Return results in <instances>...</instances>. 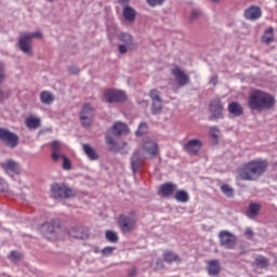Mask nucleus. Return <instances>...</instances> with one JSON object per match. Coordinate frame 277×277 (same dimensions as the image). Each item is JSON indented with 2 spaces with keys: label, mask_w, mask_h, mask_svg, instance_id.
<instances>
[{
  "label": "nucleus",
  "mask_w": 277,
  "mask_h": 277,
  "mask_svg": "<svg viewBox=\"0 0 277 277\" xmlns=\"http://www.w3.org/2000/svg\"><path fill=\"white\" fill-rule=\"evenodd\" d=\"M82 148L84 150V154L91 161H98V153H96V149L88 144L82 145Z\"/></svg>",
  "instance_id": "28"
},
{
  "label": "nucleus",
  "mask_w": 277,
  "mask_h": 277,
  "mask_svg": "<svg viewBox=\"0 0 277 277\" xmlns=\"http://www.w3.org/2000/svg\"><path fill=\"white\" fill-rule=\"evenodd\" d=\"M172 75L175 77L180 88H183L189 83V76L179 67L172 69Z\"/></svg>",
  "instance_id": "17"
},
{
  "label": "nucleus",
  "mask_w": 277,
  "mask_h": 277,
  "mask_svg": "<svg viewBox=\"0 0 277 277\" xmlns=\"http://www.w3.org/2000/svg\"><path fill=\"white\" fill-rule=\"evenodd\" d=\"M27 129H40L42 121L38 117H28L25 121Z\"/></svg>",
  "instance_id": "30"
},
{
  "label": "nucleus",
  "mask_w": 277,
  "mask_h": 277,
  "mask_svg": "<svg viewBox=\"0 0 277 277\" xmlns=\"http://www.w3.org/2000/svg\"><path fill=\"white\" fill-rule=\"evenodd\" d=\"M210 136L212 137V140L217 142V140L220 138V130H217V128L215 127L210 128Z\"/></svg>",
  "instance_id": "42"
},
{
  "label": "nucleus",
  "mask_w": 277,
  "mask_h": 277,
  "mask_svg": "<svg viewBox=\"0 0 277 277\" xmlns=\"http://www.w3.org/2000/svg\"><path fill=\"white\" fill-rule=\"evenodd\" d=\"M142 166H144V157L138 150H136L131 158V168L134 174L140 172V168H142Z\"/></svg>",
  "instance_id": "20"
},
{
  "label": "nucleus",
  "mask_w": 277,
  "mask_h": 277,
  "mask_svg": "<svg viewBox=\"0 0 277 277\" xmlns=\"http://www.w3.org/2000/svg\"><path fill=\"white\" fill-rule=\"evenodd\" d=\"M149 98H151V103H157L163 101L161 98V92L157 89H151L149 91Z\"/></svg>",
  "instance_id": "36"
},
{
  "label": "nucleus",
  "mask_w": 277,
  "mask_h": 277,
  "mask_svg": "<svg viewBox=\"0 0 277 277\" xmlns=\"http://www.w3.org/2000/svg\"><path fill=\"white\" fill-rule=\"evenodd\" d=\"M221 192L227 196V198H233V196H235V189H233V187H230V185L228 184H224L221 186Z\"/></svg>",
  "instance_id": "37"
},
{
  "label": "nucleus",
  "mask_w": 277,
  "mask_h": 277,
  "mask_svg": "<svg viewBox=\"0 0 277 277\" xmlns=\"http://www.w3.org/2000/svg\"><path fill=\"white\" fill-rule=\"evenodd\" d=\"M117 224L119 230L123 233V235L133 233V230L137 228V214L135 213V210H131L129 214H120Z\"/></svg>",
  "instance_id": "3"
},
{
  "label": "nucleus",
  "mask_w": 277,
  "mask_h": 277,
  "mask_svg": "<svg viewBox=\"0 0 277 277\" xmlns=\"http://www.w3.org/2000/svg\"><path fill=\"white\" fill-rule=\"evenodd\" d=\"M269 168V162L263 159L251 160L239 169L238 174L242 181H259Z\"/></svg>",
  "instance_id": "1"
},
{
  "label": "nucleus",
  "mask_w": 277,
  "mask_h": 277,
  "mask_svg": "<svg viewBox=\"0 0 277 277\" xmlns=\"http://www.w3.org/2000/svg\"><path fill=\"white\" fill-rule=\"evenodd\" d=\"M68 235L74 239H85V234H83V230L79 227L70 228Z\"/></svg>",
  "instance_id": "32"
},
{
  "label": "nucleus",
  "mask_w": 277,
  "mask_h": 277,
  "mask_svg": "<svg viewBox=\"0 0 277 277\" xmlns=\"http://www.w3.org/2000/svg\"><path fill=\"white\" fill-rule=\"evenodd\" d=\"M223 111L224 104H222L220 98H214L210 102V114L212 115L210 120H220L221 118H224V115L222 114Z\"/></svg>",
  "instance_id": "13"
},
{
  "label": "nucleus",
  "mask_w": 277,
  "mask_h": 277,
  "mask_svg": "<svg viewBox=\"0 0 277 277\" xmlns=\"http://www.w3.org/2000/svg\"><path fill=\"white\" fill-rule=\"evenodd\" d=\"M135 274H137V268L132 267L129 269V276H135Z\"/></svg>",
  "instance_id": "50"
},
{
  "label": "nucleus",
  "mask_w": 277,
  "mask_h": 277,
  "mask_svg": "<svg viewBox=\"0 0 277 277\" xmlns=\"http://www.w3.org/2000/svg\"><path fill=\"white\" fill-rule=\"evenodd\" d=\"M163 111V101L160 102H151V114L154 116H159Z\"/></svg>",
  "instance_id": "35"
},
{
  "label": "nucleus",
  "mask_w": 277,
  "mask_h": 277,
  "mask_svg": "<svg viewBox=\"0 0 277 277\" xmlns=\"http://www.w3.org/2000/svg\"><path fill=\"white\" fill-rule=\"evenodd\" d=\"M62 230V226L60 224L52 222V223H43L41 225V233L45 239L50 241H57L60 238V233Z\"/></svg>",
  "instance_id": "7"
},
{
  "label": "nucleus",
  "mask_w": 277,
  "mask_h": 277,
  "mask_svg": "<svg viewBox=\"0 0 277 277\" xmlns=\"http://www.w3.org/2000/svg\"><path fill=\"white\" fill-rule=\"evenodd\" d=\"M162 256H163V261H166V263H169V264L183 262V259H181V256L176 254L174 251L166 250Z\"/></svg>",
  "instance_id": "24"
},
{
  "label": "nucleus",
  "mask_w": 277,
  "mask_h": 277,
  "mask_svg": "<svg viewBox=\"0 0 277 277\" xmlns=\"http://www.w3.org/2000/svg\"><path fill=\"white\" fill-rule=\"evenodd\" d=\"M51 192H52V196L53 198H55V200H58V198H74L75 190H72V188H69L68 186H66V184L64 183H55L51 185Z\"/></svg>",
  "instance_id": "8"
},
{
  "label": "nucleus",
  "mask_w": 277,
  "mask_h": 277,
  "mask_svg": "<svg viewBox=\"0 0 277 277\" xmlns=\"http://www.w3.org/2000/svg\"><path fill=\"white\" fill-rule=\"evenodd\" d=\"M123 18L128 21V23H135V16H137V12L132 6L126 5L123 8Z\"/></svg>",
  "instance_id": "26"
},
{
  "label": "nucleus",
  "mask_w": 277,
  "mask_h": 277,
  "mask_svg": "<svg viewBox=\"0 0 277 277\" xmlns=\"http://www.w3.org/2000/svg\"><path fill=\"white\" fill-rule=\"evenodd\" d=\"M104 98L106 103H124L127 101V93L116 89H107L104 91Z\"/></svg>",
  "instance_id": "12"
},
{
  "label": "nucleus",
  "mask_w": 277,
  "mask_h": 277,
  "mask_svg": "<svg viewBox=\"0 0 277 277\" xmlns=\"http://www.w3.org/2000/svg\"><path fill=\"white\" fill-rule=\"evenodd\" d=\"M174 199L177 202H189V193H187V190L180 189L175 193Z\"/></svg>",
  "instance_id": "31"
},
{
  "label": "nucleus",
  "mask_w": 277,
  "mask_h": 277,
  "mask_svg": "<svg viewBox=\"0 0 277 277\" xmlns=\"http://www.w3.org/2000/svg\"><path fill=\"white\" fill-rule=\"evenodd\" d=\"M9 259L12 261V263H18V261H23V254H21L18 251H11Z\"/></svg>",
  "instance_id": "39"
},
{
  "label": "nucleus",
  "mask_w": 277,
  "mask_h": 277,
  "mask_svg": "<svg viewBox=\"0 0 277 277\" xmlns=\"http://www.w3.org/2000/svg\"><path fill=\"white\" fill-rule=\"evenodd\" d=\"M47 1L53 2V1H55V0H47Z\"/></svg>",
  "instance_id": "56"
},
{
  "label": "nucleus",
  "mask_w": 277,
  "mask_h": 277,
  "mask_svg": "<svg viewBox=\"0 0 277 277\" xmlns=\"http://www.w3.org/2000/svg\"><path fill=\"white\" fill-rule=\"evenodd\" d=\"M119 42L118 51L121 55H126L129 51H135L137 49V43L133 41V35L129 32H121L118 36Z\"/></svg>",
  "instance_id": "5"
},
{
  "label": "nucleus",
  "mask_w": 277,
  "mask_h": 277,
  "mask_svg": "<svg viewBox=\"0 0 277 277\" xmlns=\"http://www.w3.org/2000/svg\"><path fill=\"white\" fill-rule=\"evenodd\" d=\"M148 131V123L143 122L138 126L137 131L135 132V134L137 135V137L144 135V133H146Z\"/></svg>",
  "instance_id": "41"
},
{
  "label": "nucleus",
  "mask_w": 277,
  "mask_h": 277,
  "mask_svg": "<svg viewBox=\"0 0 277 277\" xmlns=\"http://www.w3.org/2000/svg\"><path fill=\"white\" fill-rule=\"evenodd\" d=\"M60 159L63 161V170H72V162L68 159V157H66V155L61 156Z\"/></svg>",
  "instance_id": "40"
},
{
  "label": "nucleus",
  "mask_w": 277,
  "mask_h": 277,
  "mask_svg": "<svg viewBox=\"0 0 277 277\" xmlns=\"http://www.w3.org/2000/svg\"><path fill=\"white\" fill-rule=\"evenodd\" d=\"M262 42L263 44H272V42H274L275 38H274V27H268L263 36H262Z\"/></svg>",
  "instance_id": "29"
},
{
  "label": "nucleus",
  "mask_w": 277,
  "mask_h": 277,
  "mask_svg": "<svg viewBox=\"0 0 277 277\" xmlns=\"http://www.w3.org/2000/svg\"><path fill=\"white\" fill-rule=\"evenodd\" d=\"M114 250H116V247H106L102 250L103 256H109V254L114 253Z\"/></svg>",
  "instance_id": "44"
},
{
  "label": "nucleus",
  "mask_w": 277,
  "mask_h": 277,
  "mask_svg": "<svg viewBox=\"0 0 277 277\" xmlns=\"http://www.w3.org/2000/svg\"><path fill=\"white\" fill-rule=\"evenodd\" d=\"M40 101L43 103V105H51L53 101H55V97H53V94L49 91H43L40 94Z\"/></svg>",
  "instance_id": "33"
},
{
  "label": "nucleus",
  "mask_w": 277,
  "mask_h": 277,
  "mask_svg": "<svg viewBox=\"0 0 277 277\" xmlns=\"http://www.w3.org/2000/svg\"><path fill=\"white\" fill-rule=\"evenodd\" d=\"M80 122L84 129H90L94 122V107L91 104H84L80 111Z\"/></svg>",
  "instance_id": "9"
},
{
  "label": "nucleus",
  "mask_w": 277,
  "mask_h": 277,
  "mask_svg": "<svg viewBox=\"0 0 277 277\" xmlns=\"http://www.w3.org/2000/svg\"><path fill=\"white\" fill-rule=\"evenodd\" d=\"M163 267H166V265L163 264V260L159 259L156 262V269H163Z\"/></svg>",
  "instance_id": "48"
},
{
  "label": "nucleus",
  "mask_w": 277,
  "mask_h": 277,
  "mask_svg": "<svg viewBox=\"0 0 277 277\" xmlns=\"http://www.w3.org/2000/svg\"><path fill=\"white\" fill-rule=\"evenodd\" d=\"M0 192H8V184L2 179H0Z\"/></svg>",
  "instance_id": "47"
},
{
  "label": "nucleus",
  "mask_w": 277,
  "mask_h": 277,
  "mask_svg": "<svg viewBox=\"0 0 277 277\" xmlns=\"http://www.w3.org/2000/svg\"><path fill=\"white\" fill-rule=\"evenodd\" d=\"M146 2L148 5H150V8H157V5H163L166 0H146Z\"/></svg>",
  "instance_id": "43"
},
{
  "label": "nucleus",
  "mask_w": 277,
  "mask_h": 277,
  "mask_svg": "<svg viewBox=\"0 0 277 277\" xmlns=\"http://www.w3.org/2000/svg\"><path fill=\"white\" fill-rule=\"evenodd\" d=\"M242 254H245V252L243 251H241L240 253H239V255L241 256Z\"/></svg>",
  "instance_id": "55"
},
{
  "label": "nucleus",
  "mask_w": 277,
  "mask_h": 277,
  "mask_svg": "<svg viewBox=\"0 0 277 277\" xmlns=\"http://www.w3.org/2000/svg\"><path fill=\"white\" fill-rule=\"evenodd\" d=\"M220 243L226 250H235L237 246V236L228 230H222L219 234Z\"/></svg>",
  "instance_id": "11"
},
{
  "label": "nucleus",
  "mask_w": 277,
  "mask_h": 277,
  "mask_svg": "<svg viewBox=\"0 0 277 277\" xmlns=\"http://www.w3.org/2000/svg\"><path fill=\"white\" fill-rule=\"evenodd\" d=\"M261 212V203L251 202L247 209L246 215L250 217V220H254L256 215Z\"/></svg>",
  "instance_id": "27"
},
{
  "label": "nucleus",
  "mask_w": 277,
  "mask_h": 277,
  "mask_svg": "<svg viewBox=\"0 0 277 277\" xmlns=\"http://www.w3.org/2000/svg\"><path fill=\"white\" fill-rule=\"evenodd\" d=\"M94 253H95V254H98V248H95V249H94Z\"/></svg>",
  "instance_id": "54"
},
{
  "label": "nucleus",
  "mask_w": 277,
  "mask_h": 277,
  "mask_svg": "<svg viewBox=\"0 0 277 277\" xmlns=\"http://www.w3.org/2000/svg\"><path fill=\"white\" fill-rule=\"evenodd\" d=\"M221 272L222 265H220V260H212L208 262L209 276H219Z\"/></svg>",
  "instance_id": "23"
},
{
  "label": "nucleus",
  "mask_w": 277,
  "mask_h": 277,
  "mask_svg": "<svg viewBox=\"0 0 277 277\" xmlns=\"http://www.w3.org/2000/svg\"><path fill=\"white\" fill-rule=\"evenodd\" d=\"M222 0H212L213 3H220Z\"/></svg>",
  "instance_id": "53"
},
{
  "label": "nucleus",
  "mask_w": 277,
  "mask_h": 277,
  "mask_svg": "<svg viewBox=\"0 0 277 277\" xmlns=\"http://www.w3.org/2000/svg\"><path fill=\"white\" fill-rule=\"evenodd\" d=\"M51 146H52L53 161H60V158L64 155L62 154V149L64 148V145L60 141H54L52 142Z\"/></svg>",
  "instance_id": "22"
},
{
  "label": "nucleus",
  "mask_w": 277,
  "mask_h": 277,
  "mask_svg": "<svg viewBox=\"0 0 277 277\" xmlns=\"http://www.w3.org/2000/svg\"><path fill=\"white\" fill-rule=\"evenodd\" d=\"M245 235L246 237H248V239H252V237H254V232L252 230V228L247 227L245 230Z\"/></svg>",
  "instance_id": "45"
},
{
  "label": "nucleus",
  "mask_w": 277,
  "mask_h": 277,
  "mask_svg": "<svg viewBox=\"0 0 277 277\" xmlns=\"http://www.w3.org/2000/svg\"><path fill=\"white\" fill-rule=\"evenodd\" d=\"M174 192H176V184L169 182L160 186L158 194L159 196H162V198H168L169 196H172Z\"/></svg>",
  "instance_id": "21"
},
{
  "label": "nucleus",
  "mask_w": 277,
  "mask_h": 277,
  "mask_svg": "<svg viewBox=\"0 0 277 277\" xmlns=\"http://www.w3.org/2000/svg\"><path fill=\"white\" fill-rule=\"evenodd\" d=\"M5 79V67L3 64L0 63V85L3 83V80ZM12 96V91L10 90H3L0 87V103H3V101H8Z\"/></svg>",
  "instance_id": "19"
},
{
  "label": "nucleus",
  "mask_w": 277,
  "mask_h": 277,
  "mask_svg": "<svg viewBox=\"0 0 277 277\" xmlns=\"http://www.w3.org/2000/svg\"><path fill=\"white\" fill-rule=\"evenodd\" d=\"M263 16V11L256 5H251L245 11V17L248 21H259Z\"/></svg>",
  "instance_id": "16"
},
{
  "label": "nucleus",
  "mask_w": 277,
  "mask_h": 277,
  "mask_svg": "<svg viewBox=\"0 0 277 277\" xmlns=\"http://www.w3.org/2000/svg\"><path fill=\"white\" fill-rule=\"evenodd\" d=\"M34 38H42V32H25L21 35L18 39L19 51L25 53L26 55H31V40Z\"/></svg>",
  "instance_id": "6"
},
{
  "label": "nucleus",
  "mask_w": 277,
  "mask_h": 277,
  "mask_svg": "<svg viewBox=\"0 0 277 277\" xmlns=\"http://www.w3.org/2000/svg\"><path fill=\"white\" fill-rule=\"evenodd\" d=\"M254 265H256V267H261L262 269H265V267H269V259L263 255H259L254 260Z\"/></svg>",
  "instance_id": "34"
},
{
  "label": "nucleus",
  "mask_w": 277,
  "mask_h": 277,
  "mask_svg": "<svg viewBox=\"0 0 277 277\" xmlns=\"http://www.w3.org/2000/svg\"><path fill=\"white\" fill-rule=\"evenodd\" d=\"M0 142L9 146V148H16L18 146V136L5 128H0Z\"/></svg>",
  "instance_id": "10"
},
{
  "label": "nucleus",
  "mask_w": 277,
  "mask_h": 277,
  "mask_svg": "<svg viewBox=\"0 0 277 277\" xmlns=\"http://www.w3.org/2000/svg\"><path fill=\"white\" fill-rule=\"evenodd\" d=\"M105 237L110 243H118V234L114 230H106Z\"/></svg>",
  "instance_id": "38"
},
{
  "label": "nucleus",
  "mask_w": 277,
  "mask_h": 277,
  "mask_svg": "<svg viewBox=\"0 0 277 277\" xmlns=\"http://www.w3.org/2000/svg\"><path fill=\"white\" fill-rule=\"evenodd\" d=\"M248 105L253 111H267L276 105V98L265 91L254 89L249 93Z\"/></svg>",
  "instance_id": "2"
},
{
  "label": "nucleus",
  "mask_w": 277,
  "mask_h": 277,
  "mask_svg": "<svg viewBox=\"0 0 277 277\" xmlns=\"http://www.w3.org/2000/svg\"><path fill=\"white\" fill-rule=\"evenodd\" d=\"M0 166L4 172H13V174H21L22 172L21 164L13 159H9L5 162H2Z\"/></svg>",
  "instance_id": "18"
},
{
  "label": "nucleus",
  "mask_w": 277,
  "mask_h": 277,
  "mask_svg": "<svg viewBox=\"0 0 277 277\" xmlns=\"http://www.w3.org/2000/svg\"><path fill=\"white\" fill-rule=\"evenodd\" d=\"M198 16H200V11L194 10V11L190 13L189 19H190V21H196V18H198Z\"/></svg>",
  "instance_id": "46"
},
{
  "label": "nucleus",
  "mask_w": 277,
  "mask_h": 277,
  "mask_svg": "<svg viewBox=\"0 0 277 277\" xmlns=\"http://www.w3.org/2000/svg\"><path fill=\"white\" fill-rule=\"evenodd\" d=\"M129 1L131 0H118V3H120V5H129Z\"/></svg>",
  "instance_id": "51"
},
{
  "label": "nucleus",
  "mask_w": 277,
  "mask_h": 277,
  "mask_svg": "<svg viewBox=\"0 0 277 277\" xmlns=\"http://www.w3.org/2000/svg\"><path fill=\"white\" fill-rule=\"evenodd\" d=\"M202 141H200L199 138H192L184 145V150L188 155L196 156L198 155V153H200V150H202Z\"/></svg>",
  "instance_id": "14"
},
{
  "label": "nucleus",
  "mask_w": 277,
  "mask_h": 277,
  "mask_svg": "<svg viewBox=\"0 0 277 277\" xmlns=\"http://www.w3.org/2000/svg\"><path fill=\"white\" fill-rule=\"evenodd\" d=\"M228 111L230 116L239 118L240 116H243V106L237 102H232L228 104Z\"/></svg>",
  "instance_id": "25"
},
{
  "label": "nucleus",
  "mask_w": 277,
  "mask_h": 277,
  "mask_svg": "<svg viewBox=\"0 0 277 277\" xmlns=\"http://www.w3.org/2000/svg\"><path fill=\"white\" fill-rule=\"evenodd\" d=\"M211 83H213V85H217V77H212Z\"/></svg>",
  "instance_id": "52"
},
{
  "label": "nucleus",
  "mask_w": 277,
  "mask_h": 277,
  "mask_svg": "<svg viewBox=\"0 0 277 277\" xmlns=\"http://www.w3.org/2000/svg\"><path fill=\"white\" fill-rule=\"evenodd\" d=\"M143 150L149 155V159H155L159 155V145L153 140H146L143 143Z\"/></svg>",
  "instance_id": "15"
},
{
  "label": "nucleus",
  "mask_w": 277,
  "mask_h": 277,
  "mask_svg": "<svg viewBox=\"0 0 277 277\" xmlns=\"http://www.w3.org/2000/svg\"><path fill=\"white\" fill-rule=\"evenodd\" d=\"M69 72H71V75H78L79 69L77 67L72 66L69 68Z\"/></svg>",
  "instance_id": "49"
},
{
  "label": "nucleus",
  "mask_w": 277,
  "mask_h": 277,
  "mask_svg": "<svg viewBox=\"0 0 277 277\" xmlns=\"http://www.w3.org/2000/svg\"><path fill=\"white\" fill-rule=\"evenodd\" d=\"M128 133L129 127L124 122H115L111 130L106 133V144L110 146L109 150H116V138L120 137V135H127Z\"/></svg>",
  "instance_id": "4"
}]
</instances>
